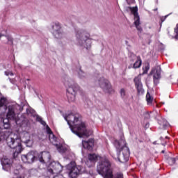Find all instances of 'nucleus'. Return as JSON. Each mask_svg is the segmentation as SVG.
I'll list each match as a JSON object with an SVG mask.
<instances>
[{
  "label": "nucleus",
  "mask_w": 178,
  "mask_h": 178,
  "mask_svg": "<svg viewBox=\"0 0 178 178\" xmlns=\"http://www.w3.org/2000/svg\"><path fill=\"white\" fill-rule=\"evenodd\" d=\"M8 99L5 97L0 98V115H3L8 109Z\"/></svg>",
  "instance_id": "6ab92c4d"
},
{
  "label": "nucleus",
  "mask_w": 178,
  "mask_h": 178,
  "mask_svg": "<svg viewBox=\"0 0 178 178\" xmlns=\"http://www.w3.org/2000/svg\"><path fill=\"white\" fill-rule=\"evenodd\" d=\"M159 124L161 126V129H165V127H168L169 126V123L166 120L161 118V120H159L158 122Z\"/></svg>",
  "instance_id": "b1692460"
},
{
  "label": "nucleus",
  "mask_w": 178,
  "mask_h": 178,
  "mask_svg": "<svg viewBox=\"0 0 178 178\" xmlns=\"http://www.w3.org/2000/svg\"><path fill=\"white\" fill-rule=\"evenodd\" d=\"M132 15L134 16V24L138 31L141 33L143 31V28L140 26V16L138 15V8L136 7H131L129 8Z\"/></svg>",
  "instance_id": "9d476101"
},
{
  "label": "nucleus",
  "mask_w": 178,
  "mask_h": 178,
  "mask_svg": "<svg viewBox=\"0 0 178 178\" xmlns=\"http://www.w3.org/2000/svg\"><path fill=\"white\" fill-rule=\"evenodd\" d=\"M78 74L80 79H86V74H85L84 72H83V70H81V69H79V71L78 72Z\"/></svg>",
  "instance_id": "cd10ccee"
},
{
  "label": "nucleus",
  "mask_w": 178,
  "mask_h": 178,
  "mask_svg": "<svg viewBox=\"0 0 178 178\" xmlns=\"http://www.w3.org/2000/svg\"><path fill=\"white\" fill-rule=\"evenodd\" d=\"M146 101L147 102V105H152L154 97L151 96V94H149V92H147L146 95Z\"/></svg>",
  "instance_id": "393cba45"
},
{
  "label": "nucleus",
  "mask_w": 178,
  "mask_h": 178,
  "mask_svg": "<svg viewBox=\"0 0 178 178\" xmlns=\"http://www.w3.org/2000/svg\"><path fill=\"white\" fill-rule=\"evenodd\" d=\"M175 33H176V38H178V25H177V29H175Z\"/></svg>",
  "instance_id": "4c0bfd02"
},
{
  "label": "nucleus",
  "mask_w": 178,
  "mask_h": 178,
  "mask_svg": "<svg viewBox=\"0 0 178 178\" xmlns=\"http://www.w3.org/2000/svg\"><path fill=\"white\" fill-rule=\"evenodd\" d=\"M22 142L26 145V147H31L33 145V140L30 139L29 134H25V136L22 138Z\"/></svg>",
  "instance_id": "5701e85b"
},
{
  "label": "nucleus",
  "mask_w": 178,
  "mask_h": 178,
  "mask_svg": "<svg viewBox=\"0 0 178 178\" xmlns=\"http://www.w3.org/2000/svg\"><path fill=\"white\" fill-rule=\"evenodd\" d=\"M36 120H38V122H40L42 120V118L40 116L38 115L36 117Z\"/></svg>",
  "instance_id": "e433bc0d"
},
{
  "label": "nucleus",
  "mask_w": 178,
  "mask_h": 178,
  "mask_svg": "<svg viewBox=\"0 0 178 178\" xmlns=\"http://www.w3.org/2000/svg\"><path fill=\"white\" fill-rule=\"evenodd\" d=\"M67 86V97L69 102H74L76 101V95L79 94L83 95L84 91L80 88V86L77 83H75L72 79H70L65 82Z\"/></svg>",
  "instance_id": "39448f33"
},
{
  "label": "nucleus",
  "mask_w": 178,
  "mask_h": 178,
  "mask_svg": "<svg viewBox=\"0 0 178 178\" xmlns=\"http://www.w3.org/2000/svg\"><path fill=\"white\" fill-rule=\"evenodd\" d=\"M4 74L6 76H13V72L9 70L6 71Z\"/></svg>",
  "instance_id": "473e14b6"
},
{
  "label": "nucleus",
  "mask_w": 178,
  "mask_h": 178,
  "mask_svg": "<svg viewBox=\"0 0 178 178\" xmlns=\"http://www.w3.org/2000/svg\"><path fill=\"white\" fill-rule=\"evenodd\" d=\"M50 168L48 170V172H49V173H51L52 175H58V173H60V172H62L63 169V166H62V165H60V163H59L58 162H53L50 164Z\"/></svg>",
  "instance_id": "f8f14e48"
},
{
  "label": "nucleus",
  "mask_w": 178,
  "mask_h": 178,
  "mask_svg": "<svg viewBox=\"0 0 178 178\" xmlns=\"http://www.w3.org/2000/svg\"><path fill=\"white\" fill-rule=\"evenodd\" d=\"M167 161L169 165H170L171 166H172V165H175V163H176L175 158L169 157Z\"/></svg>",
  "instance_id": "bb28decb"
},
{
  "label": "nucleus",
  "mask_w": 178,
  "mask_h": 178,
  "mask_svg": "<svg viewBox=\"0 0 178 178\" xmlns=\"http://www.w3.org/2000/svg\"><path fill=\"white\" fill-rule=\"evenodd\" d=\"M76 45L90 49L91 48V35L87 29H79L75 33Z\"/></svg>",
  "instance_id": "20e7f679"
},
{
  "label": "nucleus",
  "mask_w": 178,
  "mask_h": 178,
  "mask_svg": "<svg viewBox=\"0 0 178 178\" xmlns=\"http://www.w3.org/2000/svg\"><path fill=\"white\" fill-rule=\"evenodd\" d=\"M163 138V137H161V138H160V140H162Z\"/></svg>",
  "instance_id": "37998d69"
},
{
  "label": "nucleus",
  "mask_w": 178,
  "mask_h": 178,
  "mask_svg": "<svg viewBox=\"0 0 178 178\" xmlns=\"http://www.w3.org/2000/svg\"><path fill=\"white\" fill-rule=\"evenodd\" d=\"M49 140L51 144H54V143H56V137H55V135L54 134H51L49 135Z\"/></svg>",
  "instance_id": "a878e982"
},
{
  "label": "nucleus",
  "mask_w": 178,
  "mask_h": 178,
  "mask_svg": "<svg viewBox=\"0 0 178 178\" xmlns=\"http://www.w3.org/2000/svg\"><path fill=\"white\" fill-rule=\"evenodd\" d=\"M165 138H168V136H165Z\"/></svg>",
  "instance_id": "a18cd8bd"
},
{
  "label": "nucleus",
  "mask_w": 178,
  "mask_h": 178,
  "mask_svg": "<svg viewBox=\"0 0 178 178\" xmlns=\"http://www.w3.org/2000/svg\"><path fill=\"white\" fill-rule=\"evenodd\" d=\"M98 161V156L95 154H90L88 156V160L86 161V165L88 168H91L95 165V162Z\"/></svg>",
  "instance_id": "dca6fc26"
},
{
  "label": "nucleus",
  "mask_w": 178,
  "mask_h": 178,
  "mask_svg": "<svg viewBox=\"0 0 178 178\" xmlns=\"http://www.w3.org/2000/svg\"><path fill=\"white\" fill-rule=\"evenodd\" d=\"M151 118V114L149 113H145V119H150Z\"/></svg>",
  "instance_id": "72a5a7b5"
},
{
  "label": "nucleus",
  "mask_w": 178,
  "mask_h": 178,
  "mask_svg": "<svg viewBox=\"0 0 178 178\" xmlns=\"http://www.w3.org/2000/svg\"><path fill=\"white\" fill-rule=\"evenodd\" d=\"M9 127L10 125L9 123H8V120H5L4 128L0 127V141L6 140L8 147L14 149L13 154L15 156V155H17L22 152V140H20V138H14L17 136L12 133V129H10Z\"/></svg>",
  "instance_id": "f257e3e1"
},
{
  "label": "nucleus",
  "mask_w": 178,
  "mask_h": 178,
  "mask_svg": "<svg viewBox=\"0 0 178 178\" xmlns=\"http://www.w3.org/2000/svg\"><path fill=\"white\" fill-rule=\"evenodd\" d=\"M56 147L60 154H65V152H67V151H69V147L66 145H62L60 143L56 144Z\"/></svg>",
  "instance_id": "4be33fe9"
},
{
  "label": "nucleus",
  "mask_w": 178,
  "mask_h": 178,
  "mask_svg": "<svg viewBox=\"0 0 178 178\" xmlns=\"http://www.w3.org/2000/svg\"><path fill=\"white\" fill-rule=\"evenodd\" d=\"M114 145L117 149L118 161L122 163L127 162L130 156V150H129V147H126V140L123 138L120 141L115 140L114 141Z\"/></svg>",
  "instance_id": "7ed1b4c3"
},
{
  "label": "nucleus",
  "mask_w": 178,
  "mask_h": 178,
  "mask_svg": "<svg viewBox=\"0 0 178 178\" xmlns=\"http://www.w3.org/2000/svg\"><path fill=\"white\" fill-rule=\"evenodd\" d=\"M151 73L153 74L154 84L158 86V84H159V80L161 79V67L153 69Z\"/></svg>",
  "instance_id": "4468645a"
},
{
  "label": "nucleus",
  "mask_w": 178,
  "mask_h": 178,
  "mask_svg": "<svg viewBox=\"0 0 178 178\" xmlns=\"http://www.w3.org/2000/svg\"><path fill=\"white\" fill-rule=\"evenodd\" d=\"M51 33L55 38H62L63 37V30H62L60 23L54 22L51 24Z\"/></svg>",
  "instance_id": "0eeeda50"
},
{
  "label": "nucleus",
  "mask_w": 178,
  "mask_h": 178,
  "mask_svg": "<svg viewBox=\"0 0 178 178\" xmlns=\"http://www.w3.org/2000/svg\"><path fill=\"white\" fill-rule=\"evenodd\" d=\"M29 174L31 176H37V175H38V171L36 169H31L29 170Z\"/></svg>",
  "instance_id": "c85d7f7f"
},
{
  "label": "nucleus",
  "mask_w": 178,
  "mask_h": 178,
  "mask_svg": "<svg viewBox=\"0 0 178 178\" xmlns=\"http://www.w3.org/2000/svg\"><path fill=\"white\" fill-rule=\"evenodd\" d=\"M26 112H27V113L29 114V112L27 111V109H26Z\"/></svg>",
  "instance_id": "c03bdc74"
},
{
  "label": "nucleus",
  "mask_w": 178,
  "mask_h": 178,
  "mask_svg": "<svg viewBox=\"0 0 178 178\" xmlns=\"http://www.w3.org/2000/svg\"><path fill=\"white\" fill-rule=\"evenodd\" d=\"M66 168L69 170V176L70 178H77V176L81 173V166L76 165L74 161H72L67 165Z\"/></svg>",
  "instance_id": "423d86ee"
},
{
  "label": "nucleus",
  "mask_w": 178,
  "mask_h": 178,
  "mask_svg": "<svg viewBox=\"0 0 178 178\" xmlns=\"http://www.w3.org/2000/svg\"><path fill=\"white\" fill-rule=\"evenodd\" d=\"M128 5H131V3H134V0H126Z\"/></svg>",
  "instance_id": "c9c22d12"
},
{
  "label": "nucleus",
  "mask_w": 178,
  "mask_h": 178,
  "mask_svg": "<svg viewBox=\"0 0 178 178\" xmlns=\"http://www.w3.org/2000/svg\"><path fill=\"white\" fill-rule=\"evenodd\" d=\"M54 178H62V177L59 175H56V176L54 177Z\"/></svg>",
  "instance_id": "a19ab883"
},
{
  "label": "nucleus",
  "mask_w": 178,
  "mask_h": 178,
  "mask_svg": "<svg viewBox=\"0 0 178 178\" xmlns=\"http://www.w3.org/2000/svg\"><path fill=\"white\" fill-rule=\"evenodd\" d=\"M0 40L3 42V44H8V45H13V38L10 35H5L0 33Z\"/></svg>",
  "instance_id": "412c9836"
},
{
  "label": "nucleus",
  "mask_w": 178,
  "mask_h": 178,
  "mask_svg": "<svg viewBox=\"0 0 178 178\" xmlns=\"http://www.w3.org/2000/svg\"><path fill=\"white\" fill-rule=\"evenodd\" d=\"M40 123H41V124H42V126H45L47 124V122H45V121H44L42 120H41Z\"/></svg>",
  "instance_id": "58836bf2"
},
{
  "label": "nucleus",
  "mask_w": 178,
  "mask_h": 178,
  "mask_svg": "<svg viewBox=\"0 0 178 178\" xmlns=\"http://www.w3.org/2000/svg\"><path fill=\"white\" fill-rule=\"evenodd\" d=\"M6 118H7L3 119V129H5V120H8V123L10 126L9 129L10 130H12V129H10V122H9V120H15L16 119V113H15V106H8Z\"/></svg>",
  "instance_id": "6e6552de"
},
{
  "label": "nucleus",
  "mask_w": 178,
  "mask_h": 178,
  "mask_svg": "<svg viewBox=\"0 0 178 178\" xmlns=\"http://www.w3.org/2000/svg\"><path fill=\"white\" fill-rule=\"evenodd\" d=\"M15 107L17 108V109H19V112H22V111H23V107L21 106L20 105L17 104V106H15Z\"/></svg>",
  "instance_id": "f704fd0d"
},
{
  "label": "nucleus",
  "mask_w": 178,
  "mask_h": 178,
  "mask_svg": "<svg viewBox=\"0 0 178 178\" xmlns=\"http://www.w3.org/2000/svg\"><path fill=\"white\" fill-rule=\"evenodd\" d=\"M1 163L3 170H6V172L10 170V167L12 166L13 163V161L10 160V159H8L6 156H3L1 160Z\"/></svg>",
  "instance_id": "2eb2a0df"
},
{
  "label": "nucleus",
  "mask_w": 178,
  "mask_h": 178,
  "mask_svg": "<svg viewBox=\"0 0 178 178\" xmlns=\"http://www.w3.org/2000/svg\"><path fill=\"white\" fill-rule=\"evenodd\" d=\"M46 130L48 134L51 135V134H54L52 133V131L51 130V128H49V127L48 125L46 126Z\"/></svg>",
  "instance_id": "2f4dec72"
},
{
  "label": "nucleus",
  "mask_w": 178,
  "mask_h": 178,
  "mask_svg": "<svg viewBox=\"0 0 178 178\" xmlns=\"http://www.w3.org/2000/svg\"><path fill=\"white\" fill-rule=\"evenodd\" d=\"M136 88H137L138 93L143 95L144 94V88H143V83L141 82V76H138L134 79Z\"/></svg>",
  "instance_id": "a211bd4d"
},
{
  "label": "nucleus",
  "mask_w": 178,
  "mask_h": 178,
  "mask_svg": "<svg viewBox=\"0 0 178 178\" xmlns=\"http://www.w3.org/2000/svg\"><path fill=\"white\" fill-rule=\"evenodd\" d=\"M99 86L102 88L104 92H108L111 94V92H113V89L112 88V85L108 79H105L104 78H101L98 81Z\"/></svg>",
  "instance_id": "1a4fd4ad"
},
{
  "label": "nucleus",
  "mask_w": 178,
  "mask_h": 178,
  "mask_svg": "<svg viewBox=\"0 0 178 178\" xmlns=\"http://www.w3.org/2000/svg\"><path fill=\"white\" fill-rule=\"evenodd\" d=\"M162 154H165V150L161 151Z\"/></svg>",
  "instance_id": "79ce46f5"
},
{
  "label": "nucleus",
  "mask_w": 178,
  "mask_h": 178,
  "mask_svg": "<svg viewBox=\"0 0 178 178\" xmlns=\"http://www.w3.org/2000/svg\"><path fill=\"white\" fill-rule=\"evenodd\" d=\"M64 119L70 126L71 131L80 138H81L83 136L90 137V136L92 134V131L87 130L86 128V124L81 122L80 120V115H79V114H67L64 115Z\"/></svg>",
  "instance_id": "f03ea898"
},
{
  "label": "nucleus",
  "mask_w": 178,
  "mask_h": 178,
  "mask_svg": "<svg viewBox=\"0 0 178 178\" xmlns=\"http://www.w3.org/2000/svg\"><path fill=\"white\" fill-rule=\"evenodd\" d=\"M38 158L41 163H48L51 161V154L48 152H42L39 154Z\"/></svg>",
  "instance_id": "f3484780"
},
{
  "label": "nucleus",
  "mask_w": 178,
  "mask_h": 178,
  "mask_svg": "<svg viewBox=\"0 0 178 178\" xmlns=\"http://www.w3.org/2000/svg\"><path fill=\"white\" fill-rule=\"evenodd\" d=\"M143 74H147V73H148V70H149V64H147V65H145L143 68Z\"/></svg>",
  "instance_id": "7c9ffc66"
},
{
  "label": "nucleus",
  "mask_w": 178,
  "mask_h": 178,
  "mask_svg": "<svg viewBox=\"0 0 178 178\" xmlns=\"http://www.w3.org/2000/svg\"><path fill=\"white\" fill-rule=\"evenodd\" d=\"M120 97L121 98H125L126 97V90L124 88H121L120 91Z\"/></svg>",
  "instance_id": "c756f323"
},
{
  "label": "nucleus",
  "mask_w": 178,
  "mask_h": 178,
  "mask_svg": "<svg viewBox=\"0 0 178 178\" xmlns=\"http://www.w3.org/2000/svg\"><path fill=\"white\" fill-rule=\"evenodd\" d=\"M82 145L86 149L92 151V148H94V139H89L88 141L83 140Z\"/></svg>",
  "instance_id": "aec40b11"
},
{
  "label": "nucleus",
  "mask_w": 178,
  "mask_h": 178,
  "mask_svg": "<svg viewBox=\"0 0 178 178\" xmlns=\"http://www.w3.org/2000/svg\"><path fill=\"white\" fill-rule=\"evenodd\" d=\"M168 15H166L165 17H161V22H162V23H163V22H165V19H166V17H167Z\"/></svg>",
  "instance_id": "ea45409f"
},
{
  "label": "nucleus",
  "mask_w": 178,
  "mask_h": 178,
  "mask_svg": "<svg viewBox=\"0 0 178 178\" xmlns=\"http://www.w3.org/2000/svg\"><path fill=\"white\" fill-rule=\"evenodd\" d=\"M134 64H130L128 69H140L141 65L143 64V60L141 58L136 56L134 54H131V62H134Z\"/></svg>",
  "instance_id": "9b49d317"
},
{
  "label": "nucleus",
  "mask_w": 178,
  "mask_h": 178,
  "mask_svg": "<svg viewBox=\"0 0 178 178\" xmlns=\"http://www.w3.org/2000/svg\"><path fill=\"white\" fill-rule=\"evenodd\" d=\"M22 161L24 163H33L34 161H35V152L31 151L26 154H23Z\"/></svg>",
  "instance_id": "ddd939ff"
}]
</instances>
